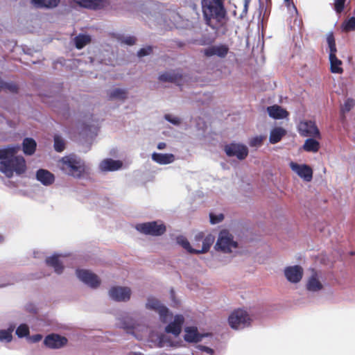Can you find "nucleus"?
<instances>
[{"instance_id":"nucleus-1","label":"nucleus","mask_w":355,"mask_h":355,"mask_svg":"<svg viewBox=\"0 0 355 355\" xmlns=\"http://www.w3.org/2000/svg\"><path fill=\"white\" fill-rule=\"evenodd\" d=\"M19 146H8L0 149V171L8 178L21 175L26 171L24 158L17 155Z\"/></svg>"},{"instance_id":"nucleus-2","label":"nucleus","mask_w":355,"mask_h":355,"mask_svg":"<svg viewBox=\"0 0 355 355\" xmlns=\"http://www.w3.org/2000/svg\"><path fill=\"white\" fill-rule=\"evenodd\" d=\"M58 168L66 175L81 179L89 173V167L85 162L75 154L60 158L57 163Z\"/></svg>"},{"instance_id":"nucleus-3","label":"nucleus","mask_w":355,"mask_h":355,"mask_svg":"<svg viewBox=\"0 0 355 355\" xmlns=\"http://www.w3.org/2000/svg\"><path fill=\"white\" fill-rule=\"evenodd\" d=\"M202 12L207 25L216 28L223 24L225 11L221 0H202Z\"/></svg>"},{"instance_id":"nucleus-4","label":"nucleus","mask_w":355,"mask_h":355,"mask_svg":"<svg viewBox=\"0 0 355 355\" xmlns=\"http://www.w3.org/2000/svg\"><path fill=\"white\" fill-rule=\"evenodd\" d=\"M214 248L217 252L235 257L239 252L238 241L227 230H222L218 234Z\"/></svg>"},{"instance_id":"nucleus-5","label":"nucleus","mask_w":355,"mask_h":355,"mask_svg":"<svg viewBox=\"0 0 355 355\" xmlns=\"http://www.w3.org/2000/svg\"><path fill=\"white\" fill-rule=\"evenodd\" d=\"M253 314L244 309H238L231 313L228 323L234 329H241L250 325Z\"/></svg>"},{"instance_id":"nucleus-6","label":"nucleus","mask_w":355,"mask_h":355,"mask_svg":"<svg viewBox=\"0 0 355 355\" xmlns=\"http://www.w3.org/2000/svg\"><path fill=\"white\" fill-rule=\"evenodd\" d=\"M135 228L141 234L152 236H162L166 230V225L162 220L139 223L135 225Z\"/></svg>"},{"instance_id":"nucleus-7","label":"nucleus","mask_w":355,"mask_h":355,"mask_svg":"<svg viewBox=\"0 0 355 355\" xmlns=\"http://www.w3.org/2000/svg\"><path fill=\"white\" fill-rule=\"evenodd\" d=\"M176 242L190 254H204L210 249L214 243V237L212 236H206L202 241V248H193L188 239L184 236H178Z\"/></svg>"},{"instance_id":"nucleus-8","label":"nucleus","mask_w":355,"mask_h":355,"mask_svg":"<svg viewBox=\"0 0 355 355\" xmlns=\"http://www.w3.org/2000/svg\"><path fill=\"white\" fill-rule=\"evenodd\" d=\"M324 279L321 272L311 270L306 278V288L307 291L317 293L323 289Z\"/></svg>"},{"instance_id":"nucleus-9","label":"nucleus","mask_w":355,"mask_h":355,"mask_svg":"<svg viewBox=\"0 0 355 355\" xmlns=\"http://www.w3.org/2000/svg\"><path fill=\"white\" fill-rule=\"evenodd\" d=\"M68 339L64 336L56 333H51L45 336L43 344L49 349H60L67 346Z\"/></svg>"},{"instance_id":"nucleus-10","label":"nucleus","mask_w":355,"mask_h":355,"mask_svg":"<svg viewBox=\"0 0 355 355\" xmlns=\"http://www.w3.org/2000/svg\"><path fill=\"white\" fill-rule=\"evenodd\" d=\"M146 308L156 311L163 322H168L169 319L172 318V315L169 313L168 309L155 298L149 297L148 299Z\"/></svg>"},{"instance_id":"nucleus-11","label":"nucleus","mask_w":355,"mask_h":355,"mask_svg":"<svg viewBox=\"0 0 355 355\" xmlns=\"http://www.w3.org/2000/svg\"><path fill=\"white\" fill-rule=\"evenodd\" d=\"M283 272L286 280L293 284L300 282L304 275V269L299 265L286 266Z\"/></svg>"},{"instance_id":"nucleus-12","label":"nucleus","mask_w":355,"mask_h":355,"mask_svg":"<svg viewBox=\"0 0 355 355\" xmlns=\"http://www.w3.org/2000/svg\"><path fill=\"white\" fill-rule=\"evenodd\" d=\"M76 273L80 281L91 288H97L101 284L99 277L89 270L78 269Z\"/></svg>"},{"instance_id":"nucleus-13","label":"nucleus","mask_w":355,"mask_h":355,"mask_svg":"<svg viewBox=\"0 0 355 355\" xmlns=\"http://www.w3.org/2000/svg\"><path fill=\"white\" fill-rule=\"evenodd\" d=\"M289 166L291 170L304 182H309L312 180L313 169L309 165L291 162Z\"/></svg>"},{"instance_id":"nucleus-14","label":"nucleus","mask_w":355,"mask_h":355,"mask_svg":"<svg viewBox=\"0 0 355 355\" xmlns=\"http://www.w3.org/2000/svg\"><path fill=\"white\" fill-rule=\"evenodd\" d=\"M298 130L301 135L320 139V134L314 121H304L298 125Z\"/></svg>"},{"instance_id":"nucleus-15","label":"nucleus","mask_w":355,"mask_h":355,"mask_svg":"<svg viewBox=\"0 0 355 355\" xmlns=\"http://www.w3.org/2000/svg\"><path fill=\"white\" fill-rule=\"evenodd\" d=\"M132 291L127 286H113L109 291L110 297L117 302H126L130 299Z\"/></svg>"},{"instance_id":"nucleus-16","label":"nucleus","mask_w":355,"mask_h":355,"mask_svg":"<svg viewBox=\"0 0 355 355\" xmlns=\"http://www.w3.org/2000/svg\"><path fill=\"white\" fill-rule=\"evenodd\" d=\"M225 151L228 156H235L239 159H245L248 154L247 146L240 144L227 145L225 148Z\"/></svg>"},{"instance_id":"nucleus-17","label":"nucleus","mask_w":355,"mask_h":355,"mask_svg":"<svg viewBox=\"0 0 355 355\" xmlns=\"http://www.w3.org/2000/svg\"><path fill=\"white\" fill-rule=\"evenodd\" d=\"M148 336L149 340L159 347H176L178 345V343L173 340L168 335H157L155 333H151Z\"/></svg>"},{"instance_id":"nucleus-18","label":"nucleus","mask_w":355,"mask_h":355,"mask_svg":"<svg viewBox=\"0 0 355 355\" xmlns=\"http://www.w3.org/2000/svg\"><path fill=\"white\" fill-rule=\"evenodd\" d=\"M65 254H54L46 259V265L53 268L55 272L60 275L63 272Z\"/></svg>"},{"instance_id":"nucleus-19","label":"nucleus","mask_w":355,"mask_h":355,"mask_svg":"<svg viewBox=\"0 0 355 355\" xmlns=\"http://www.w3.org/2000/svg\"><path fill=\"white\" fill-rule=\"evenodd\" d=\"M123 162L111 158L103 159L98 164V168L101 172L116 171L123 168Z\"/></svg>"},{"instance_id":"nucleus-20","label":"nucleus","mask_w":355,"mask_h":355,"mask_svg":"<svg viewBox=\"0 0 355 355\" xmlns=\"http://www.w3.org/2000/svg\"><path fill=\"white\" fill-rule=\"evenodd\" d=\"M229 53V47L225 44H215L204 49V53L207 57L217 56L224 58Z\"/></svg>"},{"instance_id":"nucleus-21","label":"nucleus","mask_w":355,"mask_h":355,"mask_svg":"<svg viewBox=\"0 0 355 355\" xmlns=\"http://www.w3.org/2000/svg\"><path fill=\"white\" fill-rule=\"evenodd\" d=\"M184 319L182 315H175L173 318V320L170 321L166 327V332L172 334L175 338L178 337L182 331V326L184 323Z\"/></svg>"},{"instance_id":"nucleus-22","label":"nucleus","mask_w":355,"mask_h":355,"mask_svg":"<svg viewBox=\"0 0 355 355\" xmlns=\"http://www.w3.org/2000/svg\"><path fill=\"white\" fill-rule=\"evenodd\" d=\"M36 179L44 186L51 185L55 181L54 175L46 169H39L36 172Z\"/></svg>"},{"instance_id":"nucleus-23","label":"nucleus","mask_w":355,"mask_h":355,"mask_svg":"<svg viewBox=\"0 0 355 355\" xmlns=\"http://www.w3.org/2000/svg\"><path fill=\"white\" fill-rule=\"evenodd\" d=\"M76 3L82 7L90 9H100L105 6L107 3V0H73Z\"/></svg>"},{"instance_id":"nucleus-24","label":"nucleus","mask_w":355,"mask_h":355,"mask_svg":"<svg viewBox=\"0 0 355 355\" xmlns=\"http://www.w3.org/2000/svg\"><path fill=\"white\" fill-rule=\"evenodd\" d=\"M151 159L153 162L161 164L166 165L171 164L175 161V156L171 153H153L151 155Z\"/></svg>"},{"instance_id":"nucleus-25","label":"nucleus","mask_w":355,"mask_h":355,"mask_svg":"<svg viewBox=\"0 0 355 355\" xmlns=\"http://www.w3.org/2000/svg\"><path fill=\"white\" fill-rule=\"evenodd\" d=\"M184 340L189 343H197L201 340L202 335L198 332L195 327H188L184 329Z\"/></svg>"},{"instance_id":"nucleus-26","label":"nucleus","mask_w":355,"mask_h":355,"mask_svg":"<svg viewBox=\"0 0 355 355\" xmlns=\"http://www.w3.org/2000/svg\"><path fill=\"white\" fill-rule=\"evenodd\" d=\"M269 116L275 119H283L288 116V112L279 105H272L267 108Z\"/></svg>"},{"instance_id":"nucleus-27","label":"nucleus","mask_w":355,"mask_h":355,"mask_svg":"<svg viewBox=\"0 0 355 355\" xmlns=\"http://www.w3.org/2000/svg\"><path fill=\"white\" fill-rule=\"evenodd\" d=\"M329 58L331 71L334 73H342L343 72V62L336 57V53H329Z\"/></svg>"},{"instance_id":"nucleus-28","label":"nucleus","mask_w":355,"mask_h":355,"mask_svg":"<svg viewBox=\"0 0 355 355\" xmlns=\"http://www.w3.org/2000/svg\"><path fill=\"white\" fill-rule=\"evenodd\" d=\"M60 0H31L35 8H54L58 6Z\"/></svg>"},{"instance_id":"nucleus-29","label":"nucleus","mask_w":355,"mask_h":355,"mask_svg":"<svg viewBox=\"0 0 355 355\" xmlns=\"http://www.w3.org/2000/svg\"><path fill=\"white\" fill-rule=\"evenodd\" d=\"M15 327L10 325L6 329L0 330V343H9L12 340L13 336L12 333L15 330Z\"/></svg>"},{"instance_id":"nucleus-30","label":"nucleus","mask_w":355,"mask_h":355,"mask_svg":"<svg viewBox=\"0 0 355 355\" xmlns=\"http://www.w3.org/2000/svg\"><path fill=\"white\" fill-rule=\"evenodd\" d=\"M36 142L31 138H26L24 139L22 143L23 151L24 154L27 155H33L36 148Z\"/></svg>"},{"instance_id":"nucleus-31","label":"nucleus","mask_w":355,"mask_h":355,"mask_svg":"<svg viewBox=\"0 0 355 355\" xmlns=\"http://www.w3.org/2000/svg\"><path fill=\"white\" fill-rule=\"evenodd\" d=\"M109 96L112 99L123 101L128 98V90L124 88H114L110 91Z\"/></svg>"},{"instance_id":"nucleus-32","label":"nucleus","mask_w":355,"mask_h":355,"mask_svg":"<svg viewBox=\"0 0 355 355\" xmlns=\"http://www.w3.org/2000/svg\"><path fill=\"white\" fill-rule=\"evenodd\" d=\"M286 130L282 128H275L270 131L269 141L271 144L279 142L285 135Z\"/></svg>"},{"instance_id":"nucleus-33","label":"nucleus","mask_w":355,"mask_h":355,"mask_svg":"<svg viewBox=\"0 0 355 355\" xmlns=\"http://www.w3.org/2000/svg\"><path fill=\"white\" fill-rule=\"evenodd\" d=\"M320 144L313 139H307L303 146L304 150L307 152L315 153L319 150Z\"/></svg>"},{"instance_id":"nucleus-34","label":"nucleus","mask_w":355,"mask_h":355,"mask_svg":"<svg viewBox=\"0 0 355 355\" xmlns=\"http://www.w3.org/2000/svg\"><path fill=\"white\" fill-rule=\"evenodd\" d=\"M355 106V101L353 98H347L344 103L340 106V113L343 119L345 118V114L349 112Z\"/></svg>"},{"instance_id":"nucleus-35","label":"nucleus","mask_w":355,"mask_h":355,"mask_svg":"<svg viewBox=\"0 0 355 355\" xmlns=\"http://www.w3.org/2000/svg\"><path fill=\"white\" fill-rule=\"evenodd\" d=\"M90 42V37L86 35H80L75 38V44L77 49H82Z\"/></svg>"},{"instance_id":"nucleus-36","label":"nucleus","mask_w":355,"mask_h":355,"mask_svg":"<svg viewBox=\"0 0 355 355\" xmlns=\"http://www.w3.org/2000/svg\"><path fill=\"white\" fill-rule=\"evenodd\" d=\"M132 334L138 340H142L148 335V331L145 327H139L133 329Z\"/></svg>"},{"instance_id":"nucleus-37","label":"nucleus","mask_w":355,"mask_h":355,"mask_svg":"<svg viewBox=\"0 0 355 355\" xmlns=\"http://www.w3.org/2000/svg\"><path fill=\"white\" fill-rule=\"evenodd\" d=\"M327 42L329 49V53H336L337 49L335 43V39L333 33H328L327 35Z\"/></svg>"},{"instance_id":"nucleus-38","label":"nucleus","mask_w":355,"mask_h":355,"mask_svg":"<svg viewBox=\"0 0 355 355\" xmlns=\"http://www.w3.org/2000/svg\"><path fill=\"white\" fill-rule=\"evenodd\" d=\"M165 120L175 126H180L182 123V119L176 115L172 114H166L164 116Z\"/></svg>"},{"instance_id":"nucleus-39","label":"nucleus","mask_w":355,"mask_h":355,"mask_svg":"<svg viewBox=\"0 0 355 355\" xmlns=\"http://www.w3.org/2000/svg\"><path fill=\"white\" fill-rule=\"evenodd\" d=\"M343 31L346 32L355 30V17H352L342 25Z\"/></svg>"},{"instance_id":"nucleus-40","label":"nucleus","mask_w":355,"mask_h":355,"mask_svg":"<svg viewBox=\"0 0 355 355\" xmlns=\"http://www.w3.org/2000/svg\"><path fill=\"white\" fill-rule=\"evenodd\" d=\"M64 141L61 137L58 135L54 137V148L56 151L62 152L64 150Z\"/></svg>"},{"instance_id":"nucleus-41","label":"nucleus","mask_w":355,"mask_h":355,"mask_svg":"<svg viewBox=\"0 0 355 355\" xmlns=\"http://www.w3.org/2000/svg\"><path fill=\"white\" fill-rule=\"evenodd\" d=\"M116 38L121 43H124L128 45H133L135 43V38L133 36L118 35Z\"/></svg>"},{"instance_id":"nucleus-42","label":"nucleus","mask_w":355,"mask_h":355,"mask_svg":"<svg viewBox=\"0 0 355 355\" xmlns=\"http://www.w3.org/2000/svg\"><path fill=\"white\" fill-rule=\"evenodd\" d=\"M16 334L19 338L27 336L29 334V328L26 324H21L16 329Z\"/></svg>"},{"instance_id":"nucleus-43","label":"nucleus","mask_w":355,"mask_h":355,"mask_svg":"<svg viewBox=\"0 0 355 355\" xmlns=\"http://www.w3.org/2000/svg\"><path fill=\"white\" fill-rule=\"evenodd\" d=\"M160 80L173 82L176 80V75L173 72H166L159 77Z\"/></svg>"},{"instance_id":"nucleus-44","label":"nucleus","mask_w":355,"mask_h":355,"mask_svg":"<svg viewBox=\"0 0 355 355\" xmlns=\"http://www.w3.org/2000/svg\"><path fill=\"white\" fill-rule=\"evenodd\" d=\"M264 139L265 137L262 135L254 137L250 140V146L252 147H259L262 144Z\"/></svg>"},{"instance_id":"nucleus-45","label":"nucleus","mask_w":355,"mask_h":355,"mask_svg":"<svg viewBox=\"0 0 355 355\" xmlns=\"http://www.w3.org/2000/svg\"><path fill=\"white\" fill-rule=\"evenodd\" d=\"M205 238H203L202 234L199 233L195 236L194 241L191 244L193 248H202V241Z\"/></svg>"},{"instance_id":"nucleus-46","label":"nucleus","mask_w":355,"mask_h":355,"mask_svg":"<svg viewBox=\"0 0 355 355\" xmlns=\"http://www.w3.org/2000/svg\"><path fill=\"white\" fill-rule=\"evenodd\" d=\"M223 214H210V222L211 224H216L220 222H221L223 220Z\"/></svg>"},{"instance_id":"nucleus-47","label":"nucleus","mask_w":355,"mask_h":355,"mask_svg":"<svg viewBox=\"0 0 355 355\" xmlns=\"http://www.w3.org/2000/svg\"><path fill=\"white\" fill-rule=\"evenodd\" d=\"M346 0H335L334 6L335 10L338 13H340L343 11L344 8V5Z\"/></svg>"},{"instance_id":"nucleus-48","label":"nucleus","mask_w":355,"mask_h":355,"mask_svg":"<svg viewBox=\"0 0 355 355\" xmlns=\"http://www.w3.org/2000/svg\"><path fill=\"white\" fill-rule=\"evenodd\" d=\"M284 2L289 10L291 14L297 13V8L293 5V3L291 1V0H284Z\"/></svg>"},{"instance_id":"nucleus-49","label":"nucleus","mask_w":355,"mask_h":355,"mask_svg":"<svg viewBox=\"0 0 355 355\" xmlns=\"http://www.w3.org/2000/svg\"><path fill=\"white\" fill-rule=\"evenodd\" d=\"M152 49L150 47L143 48L138 51V56L141 58L150 53Z\"/></svg>"},{"instance_id":"nucleus-50","label":"nucleus","mask_w":355,"mask_h":355,"mask_svg":"<svg viewBox=\"0 0 355 355\" xmlns=\"http://www.w3.org/2000/svg\"><path fill=\"white\" fill-rule=\"evenodd\" d=\"M42 339V336L41 334H35L33 335L29 338V340L33 343H37Z\"/></svg>"},{"instance_id":"nucleus-51","label":"nucleus","mask_w":355,"mask_h":355,"mask_svg":"<svg viewBox=\"0 0 355 355\" xmlns=\"http://www.w3.org/2000/svg\"><path fill=\"white\" fill-rule=\"evenodd\" d=\"M198 348L200 350L205 351V352H206L208 354H212L213 353V349H211L209 347H205V346L199 345V346H198Z\"/></svg>"},{"instance_id":"nucleus-52","label":"nucleus","mask_w":355,"mask_h":355,"mask_svg":"<svg viewBox=\"0 0 355 355\" xmlns=\"http://www.w3.org/2000/svg\"><path fill=\"white\" fill-rule=\"evenodd\" d=\"M250 0H244L243 1V12L246 14L248 12V5L250 3Z\"/></svg>"},{"instance_id":"nucleus-53","label":"nucleus","mask_w":355,"mask_h":355,"mask_svg":"<svg viewBox=\"0 0 355 355\" xmlns=\"http://www.w3.org/2000/svg\"><path fill=\"white\" fill-rule=\"evenodd\" d=\"M166 147V144L164 143V142H159L157 146V148L159 149V150H163Z\"/></svg>"},{"instance_id":"nucleus-54","label":"nucleus","mask_w":355,"mask_h":355,"mask_svg":"<svg viewBox=\"0 0 355 355\" xmlns=\"http://www.w3.org/2000/svg\"><path fill=\"white\" fill-rule=\"evenodd\" d=\"M129 355H142L141 353L137 352H130Z\"/></svg>"},{"instance_id":"nucleus-55","label":"nucleus","mask_w":355,"mask_h":355,"mask_svg":"<svg viewBox=\"0 0 355 355\" xmlns=\"http://www.w3.org/2000/svg\"><path fill=\"white\" fill-rule=\"evenodd\" d=\"M3 240V236L0 234V243Z\"/></svg>"}]
</instances>
